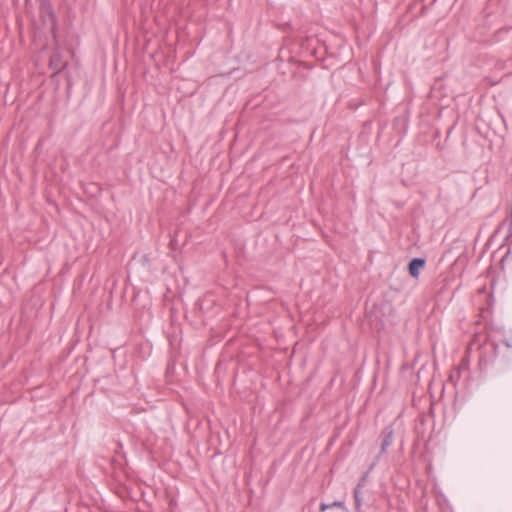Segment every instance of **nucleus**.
Masks as SVG:
<instances>
[{
	"label": "nucleus",
	"mask_w": 512,
	"mask_h": 512,
	"mask_svg": "<svg viewBox=\"0 0 512 512\" xmlns=\"http://www.w3.org/2000/svg\"><path fill=\"white\" fill-rule=\"evenodd\" d=\"M392 442V433L390 432L388 437L383 442V449H385L387 446H389Z\"/></svg>",
	"instance_id": "5"
},
{
	"label": "nucleus",
	"mask_w": 512,
	"mask_h": 512,
	"mask_svg": "<svg viewBox=\"0 0 512 512\" xmlns=\"http://www.w3.org/2000/svg\"><path fill=\"white\" fill-rule=\"evenodd\" d=\"M66 66V62L61 59V55L56 51L50 59V67L55 72H60Z\"/></svg>",
	"instance_id": "2"
},
{
	"label": "nucleus",
	"mask_w": 512,
	"mask_h": 512,
	"mask_svg": "<svg viewBox=\"0 0 512 512\" xmlns=\"http://www.w3.org/2000/svg\"><path fill=\"white\" fill-rule=\"evenodd\" d=\"M364 483H365V478H363L357 485V487H359V491L361 492V488L364 486Z\"/></svg>",
	"instance_id": "7"
},
{
	"label": "nucleus",
	"mask_w": 512,
	"mask_h": 512,
	"mask_svg": "<svg viewBox=\"0 0 512 512\" xmlns=\"http://www.w3.org/2000/svg\"><path fill=\"white\" fill-rule=\"evenodd\" d=\"M425 265V260L421 258H414L409 264V273L412 277L418 278L420 269Z\"/></svg>",
	"instance_id": "1"
},
{
	"label": "nucleus",
	"mask_w": 512,
	"mask_h": 512,
	"mask_svg": "<svg viewBox=\"0 0 512 512\" xmlns=\"http://www.w3.org/2000/svg\"><path fill=\"white\" fill-rule=\"evenodd\" d=\"M354 499H355V510L356 512L362 511V499H361V492L359 491V487H356L354 489Z\"/></svg>",
	"instance_id": "3"
},
{
	"label": "nucleus",
	"mask_w": 512,
	"mask_h": 512,
	"mask_svg": "<svg viewBox=\"0 0 512 512\" xmlns=\"http://www.w3.org/2000/svg\"><path fill=\"white\" fill-rule=\"evenodd\" d=\"M331 508L332 507H338V508H341L343 510H346V506H345V503L343 501H334L333 503L330 504Z\"/></svg>",
	"instance_id": "4"
},
{
	"label": "nucleus",
	"mask_w": 512,
	"mask_h": 512,
	"mask_svg": "<svg viewBox=\"0 0 512 512\" xmlns=\"http://www.w3.org/2000/svg\"><path fill=\"white\" fill-rule=\"evenodd\" d=\"M331 508L330 504L321 503L320 504V510L324 512L325 510Z\"/></svg>",
	"instance_id": "6"
}]
</instances>
